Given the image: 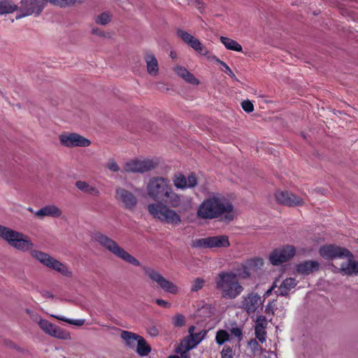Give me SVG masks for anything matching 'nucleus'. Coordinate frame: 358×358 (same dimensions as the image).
<instances>
[{
    "mask_svg": "<svg viewBox=\"0 0 358 358\" xmlns=\"http://www.w3.org/2000/svg\"><path fill=\"white\" fill-rule=\"evenodd\" d=\"M190 208V201H182V196L174 192L172 185L159 202L148 206V210L153 217L173 226L182 222L180 213H185Z\"/></svg>",
    "mask_w": 358,
    "mask_h": 358,
    "instance_id": "1",
    "label": "nucleus"
},
{
    "mask_svg": "<svg viewBox=\"0 0 358 358\" xmlns=\"http://www.w3.org/2000/svg\"><path fill=\"white\" fill-rule=\"evenodd\" d=\"M196 215L203 220L220 218L224 222H230L234 218V206L223 195L213 193L201 203Z\"/></svg>",
    "mask_w": 358,
    "mask_h": 358,
    "instance_id": "2",
    "label": "nucleus"
},
{
    "mask_svg": "<svg viewBox=\"0 0 358 358\" xmlns=\"http://www.w3.org/2000/svg\"><path fill=\"white\" fill-rule=\"evenodd\" d=\"M216 289L224 299H234L243 291L237 275L232 271H222L215 278Z\"/></svg>",
    "mask_w": 358,
    "mask_h": 358,
    "instance_id": "3",
    "label": "nucleus"
},
{
    "mask_svg": "<svg viewBox=\"0 0 358 358\" xmlns=\"http://www.w3.org/2000/svg\"><path fill=\"white\" fill-rule=\"evenodd\" d=\"M84 1L85 0H21L18 10L26 12L25 15L29 16L31 15L38 16L44 9L46 2L60 8H66L76 3H83Z\"/></svg>",
    "mask_w": 358,
    "mask_h": 358,
    "instance_id": "4",
    "label": "nucleus"
},
{
    "mask_svg": "<svg viewBox=\"0 0 358 358\" xmlns=\"http://www.w3.org/2000/svg\"><path fill=\"white\" fill-rule=\"evenodd\" d=\"M94 239L101 246L104 247L116 257L123 259L124 261L131 264V265L139 266L140 262L129 252L125 251L119 245L110 237L101 233L95 234Z\"/></svg>",
    "mask_w": 358,
    "mask_h": 358,
    "instance_id": "5",
    "label": "nucleus"
},
{
    "mask_svg": "<svg viewBox=\"0 0 358 358\" xmlns=\"http://www.w3.org/2000/svg\"><path fill=\"white\" fill-rule=\"evenodd\" d=\"M0 237L12 247L26 251L31 248L32 243L22 233L0 225Z\"/></svg>",
    "mask_w": 358,
    "mask_h": 358,
    "instance_id": "6",
    "label": "nucleus"
},
{
    "mask_svg": "<svg viewBox=\"0 0 358 358\" xmlns=\"http://www.w3.org/2000/svg\"><path fill=\"white\" fill-rule=\"evenodd\" d=\"M171 186L169 180L164 177H152L147 185L148 196L154 201H160Z\"/></svg>",
    "mask_w": 358,
    "mask_h": 358,
    "instance_id": "7",
    "label": "nucleus"
},
{
    "mask_svg": "<svg viewBox=\"0 0 358 358\" xmlns=\"http://www.w3.org/2000/svg\"><path fill=\"white\" fill-rule=\"evenodd\" d=\"M192 245L198 249L221 248L229 247L230 242L227 236L219 235L196 239Z\"/></svg>",
    "mask_w": 358,
    "mask_h": 358,
    "instance_id": "8",
    "label": "nucleus"
},
{
    "mask_svg": "<svg viewBox=\"0 0 358 358\" xmlns=\"http://www.w3.org/2000/svg\"><path fill=\"white\" fill-rule=\"evenodd\" d=\"M144 271L145 275L164 292L172 294H176L178 292V287L171 281L165 278L157 271L150 267H145Z\"/></svg>",
    "mask_w": 358,
    "mask_h": 358,
    "instance_id": "9",
    "label": "nucleus"
},
{
    "mask_svg": "<svg viewBox=\"0 0 358 358\" xmlns=\"http://www.w3.org/2000/svg\"><path fill=\"white\" fill-rule=\"evenodd\" d=\"M264 300L262 296L256 292H251L243 295L239 308L247 313L248 315L255 314L262 309Z\"/></svg>",
    "mask_w": 358,
    "mask_h": 358,
    "instance_id": "10",
    "label": "nucleus"
},
{
    "mask_svg": "<svg viewBox=\"0 0 358 358\" xmlns=\"http://www.w3.org/2000/svg\"><path fill=\"white\" fill-rule=\"evenodd\" d=\"M33 256L46 266L58 271L63 275L71 276V273L68 270L67 267L62 262L50 257L48 254L41 251H34Z\"/></svg>",
    "mask_w": 358,
    "mask_h": 358,
    "instance_id": "11",
    "label": "nucleus"
},
{
    "mask_svg": "<svg viewBox=\"0 0 358 358\" xmlns=\"http://www.w3.org/2000/svg\"><path fill=\"white\" fill-rule=\"evenodd\" d=\"M296 253L293 245H287L275 249L269 255L270 262L274 266L280 265L292 259Z\"/></svg>",
    "mask_w": 358,
    "mask_h": 358,
    "instance_id": "12",
    "label": "nucleus"
},
{
    "mask_svg": "<svg viewBox=\"0 0 358 358\" xmlns=\"http://www.w3.org/2000/svg\"><path fill=\"white\" fill-rule=\"evenodd\" d=\"M319 253L326 259L344 258L345 256L352 257V252L348 249L334 244L322 246L319 250Z\"/></svg>",
    "mask_w": 358,
    "mask_h": 358,
    "instance_id": "13",
    "label": "nucleus"
},
{
    "mask_svg": "<svg viewBox=\"0 0 358 358\" xmlns=\"http://www.w3.org/2000/svg\"><path fill=\"white\" fill-rule=\"evenodd\" d=\"M262 265L263 261L260 258L248 259L236 269L237 278H249L252 273L257 271Z\"/></svg>",
    "mask_w": 358,
    "mask_h": 358,
    "instance_id": "14",
    "label": "nucleus"
},
{
    "mask_svg": "<svg viewBox=\"0 0 358 358\" xmlns=\"http://www.w3.org/2000/svg\"><path fill=\"white\" fill-rule=\"evenodd\" d=\"M157 164L152 159L131 160L124 164V170L126 172L144 173L154 169Z\"/></svg>",
    "mask_w": 358,
    "mask_h": 358,
    "instance_id": "15",
    "label": "nucleus"
},
{
    "mask_svg": "<svg viewBox=\"0 0 358 358\" xmlns=\"http://www.w3.org/2000/svg\"><path fill=\"white\" fill-rule=\"evenodd\" d=\"M59 138L62 145L69 148L87 147L91 143L90 140L76 133L62 134Z\"/></svg>",
    "mask_w": 358,
    "mask_h": 358,
    "instance_id": "16",
    "label": "nucleus"
},
{
    "mask_svg": "<svg viewBox=\"0 0 358 358\" xmlns=\"http://www.w3.org/2000/svg\"><path fill=\"white\" fill-rule=\"evenodd\" d=\"M276 201L282 205L294 207L299 206L303 204V199L288 191H276L275 192Z\"/></svg>",
    "mask_w": 358,
    "mask_h": 358,
    "instance_id": "17",
    "label": "nucleus"
},
{
    "mask_svg": "<svg viewBox=\"0 0 358 358\" xmlns=\"http://www.w3.org/2000/svg\"><path fill=\"white\" fill-rule=\"evenodd\" d=\"M116 199L120 201L126 209L133 210L138 203L137 197L129 190L118 187L115 191Z\"/></svg>",
    "mask_w": 358,
    "mask_h": 358,
    "instance_id": "18",
    "label": "nucleus"
},
{
    "mask_svg": "<svg viewBox=\"0 0 358 358\" xmlns=\"http://www.w3.org/2000/svg\"><path fill=\"white\" fill-rule=\"evenodd\" d=\"M38 325L46 334L53 337L61 339H67L70 337L68 332L46 320H40Z\"/></svg>",
    "mask_w": 358,
    "mask_h": 358,
    "instance_id": "19",
    "label": "nucleus"
},
{
    "mask_svg": "<svg viewBox=\"0 0 358 358\" xmlns=\"http://www.w3.org/2000/svg\"><path fill=\"white\" fill-rule=\"evenodd\" d=\"M173 182L178 189L192 188L197 185V178L194 173H191L186 178L184 174L180 173L173 176Z\"/></svg>",
    "mask_w": 358,
    "mask_h": 358,
    "instance_id": "20",
    "label": "nucleus"
},
{
    "mask_svg": "<svg viewBox=\"0 0 358 358\" xmlns=\"http://www.w3.org/2000/svg\"><path fill=\"white\" fill-rule=\"evenodd\" d=\"M177 35L179 38H180L185 43L188 44L191 48H192L195 51L198 52H201L203 50V46L201 42L193 36L187 33V31L178 29L177 31Z\"/></svg>",
    "mask_w": 358,
    "mask_h": 358,
    "instance_id": "21",
    "label": "nucleus"
},
{
    "mask_svg": "<svg viewBox=\"0 0 358 358\" xmlns=\"http://www.w3.org/2000/svg\"><path fill=\"white\" fill-rule=\"evenodd\" d=\"M320 264L317 261L306 260L296 265V271L299 274L308 275L318 271Z\"/></svg>",
    "mask_w": 358,
    "mask_h": 358,
    "instance_id": "22",
    "label": "nucleus"
},
{
    "mask_svg": "<svg viewBox=\"0 0 358 358\" xmlns=\"http://www.w3.org/2000/svg\"><path fill=\"white\" fill-rule=\"evenodd\" d=\"M348 259V263H343L341 266V273L347 275H358V262L354 259V255L352 257L345 256Z\"/></svg>",
    "mask_w": 358,
    "mask_h": 358,
    "instance_id": "23",
    "label": "nucleus"
},
{
    "mask_svg": "<svg viewBox=\"0 0 358 358\" xmlns=\"http://www.w3.org/2000/svg\"><path fill=\"white\" fill-rule=\"evenodd\" d=\"M173 71L187 83L196 85L199 84V80L185 67L176 66L174 67Z\"/></svg>",
    "mask_w": 358,
    "mask_h": 358,
    "instance_id": "24",
    "label": "nucleus"
},
{
    "mask_svg": "<svg viewBox=\"0 0 358 358\" xmlns=\"http://www.w3.org/2000/svg\"><path fill=\"white\" fill-rule=\"evenodd\" d=\"M298 281L294 278L285 279L276 291L278 295L285 296L290 290L297 285Z\"/></svg>",
    "mask_w": 358,
    "mask_h": 358,
    "instance_id": "25",
    "label": "nucleus"
},
{
    "mask_svg": "<svg viewBox=\"0 0 358 358\" xmlns=\"http://www.w3.org/2000/svg\"><path fill=\"white\" fill-rule=\"evenodd\" d=\"M266 320L264 316L260 315L257 317L256 325L255 327V334L256 338L262 343H263L266 341L265 326L264 325V323L266 324Z\"/></svg>",
    "mask_w": 358,
    "mask_h": 358,
    "instance_id": "26",
    "label": "nucleus"
},
{
    "mask_svg": "<svg viewBox=\"0 0 358 358\" xmlns=\"http://www.w3.org/2000/svg\"><path fill=\"white\" fill-rule=\"evenodd\" d=\"M62 213V210L58 207L55 205H49L37 210L35 215L38 217L50 216L58 217Z\"/></svg>",
    "mask_w": 358,
    "mask_h": 358,
    "instance_id": "27",
    "label": "nucleus"
},
{
    "mask_svg": "<svg viewBox=\"0 0 358 358\" xmlns=\"http://www.w3.org/2000/svg\"><path fill=\"white\" fill-rule=\"evenodd\" d=\"M120 336L125 341L126 345L132 350L136 348L137 342L141 337V336L126 330L122 331Z\"/></svg>",
    "mask_w": 358,
    "mask_h": 358,
    "instance_id": "28",
    "label": "nucleus"
},
{
    "mask_svg": "<svg viewBox=\"0 0 358 358\" xmlns=\"http://www.w3.org/2000/svg\"><path fill=\"white\" fill-rule=\"evenodd\" d=\"M147 65V71L151 76H157L159 72L158 62L152 53H147L145 56Z\"/></svg>",
    "mask_w": 358,
    "mask_h": 358,
    "instance_id": "29",
    "label": "nucleus"
},
{
    "mask_svg": "<svg viewBox=\"0 0 358 358\" xmlns=\"http://www.w3.org/2000/svg\"><path fill=\"white\" fill-rule=\"evenodd\" d=\"M18 10V6L13 0H0V16Z\"/></svg>",
    "mask_w": 358,
    "mask_h": 358,
    "instance_id": "30",
    "label": "nucleus"
},
{
    "mask_svg": "<svg viewBox=\"0 0 358 358\" xmlns=\"http://www.w3.org/2000/svg\"><path fill=\"white\" fill-rule=\"evenodd\" d=\"M136 352L141 357H145L151 352V347L148 344L145 339L141 336L136 345Z\"/></svg>",
    "mask_w": 358,
    "mask_h": 358,
    "instance_id": "31",
    "label": "nucleus"
},
{
    "mask_svg": "<svg viewBox=\"0 0 358 358\" xmlns=\"http://www.w3.org/2000/svg\"><path fill=\"white\" fill-rule=\"evenodd\" d=\"M76 187L84 193L90 194L93 196H98L99 191L95 187L90 185L87 182L82 180L76 181Z\"/></svg>",
    "mask_w": 358,
    "mask_h": 358,
    "instance_id": "32",
    "label": "nucleus"
},
{
    "mask_svg": "<svg viewBox=\"0 0 358 358\" xmlns=\"http://www.w3.org/2000/svg\"><path fill=\"white\" fill-rule=\"evenodd\" d=\"M206 331L202 330L199 332L192 334V336L188 337V349H192L196 347L206 336Z\"/></svg>",
    "mask_w": 358,
    "mask_h": 358,
    "instance_id": "33",
    "label": "nucleus"
},
{
    "mask_svg": "<svg viewBox=\"0 0 358 358\" xmlns=\"http://www.w3.org/2000/svg\"><path fill=\"white\" fill-rule=\"evenodd\" d=\"M220 41L225 46V48L228 50L236 51V52H242L243 48L242 46L236 41L231 39L225 36L220 37Z\"/></svg>",
    "mask_w": 358,
    "mask_h": 358,
    "instance_id": "34",
    "label": "nucleus"
},
{
    "mask_svg": "<svg viewBox=\"0 0 358 358\" xmlns=\"http://www.w3.org/2000/svg\"><path fill=\"white\" fill-rule=\"evenodd\" d=\"M230 335L227 331L224 329H220L216 332L215 342L217 345H222L225 342L229 341Z\"/></svg>",
    "mask_w": 358,
    "mask_h": 358,
    "instance_id": "35",
    "label": "nucleus"
},
{
    "mask_svg": "<svg viewBox=\"0 0 358 358\" xmlns=\"http://www.w3.org/2000/svg\"><path fill=\"white\" fill-rule=\"evenodd\" d=\"M205 282H206L203 279L201 278H196L193 282L192 286L191 287V292H195L201 289L203 287Z\"/></svg>",
    "mask_w": 358,
    "mask_h": 358,
    "instance_id": "36",
    "label": "nucleus"
},
{
    "mask_svg": "<svg viewBox=\"0 0 358 358\" xmlns=\"http://www.w3.org/2000/svg\"><path fill=\"white\" fill-rule=\"evenodd\" d=\"M110 21V15L106 12L102 13L96 19V22L97 24H99L101 25H106Z\"/></svg>",
    "mask_w": 358,
    "mask_h": 358,
    "instance_id": "37",
    "label": "nucleus"
},
{
    "mask_svg": "<svg viewBox=\"0 0 358 358\" xmlns=\"http://www.w3.org/2000/svg\"><path fill=\"white\" fill-rule=\"evenodd\" d=\"M230 333L232 336L238 338V341L240 342L243 338V330L241 328L236 326L230 329Z\"/></svg>",
    "mask_w": 358,
    "mask_h": 358,
    "instance_id": "38",
    "label": "nucleus"
},
{
    "mask_svg": "<svg viewBox=\"0 0 358 358\" xmlns=\"http://www.w3.org/2000/svg\"><path fill=\"white\" fill-rule=\"evenodd\" d=\"M221 358H233L232 348L229 345H224L221 351Z\"/></svg>",
    "mask_w": 358,
    "mask_h": 358,
    "instance_id": "39",
    "label": "nucleus"
},
{
    "mask_svg": "<svg viewBox=\"0 0 358 358\" xmlns=\"http://www.w3.org/2000/svg\"><path fill=\"white\" fill-rule=\"evenodd\" d=\"M174 326L176 327H182L185 324V318L184 315L182 314H177L173 317V322Z\"/></svg>",
    "mask_w": 358,
    "mask_h": 358,
    "instance_id": "40",
    "label": "nucleus"
},
{
    "mask_svg": "<svg viewBox=\"0 0 358 358\" xmlns=\"http://www.w3.org/2000/svg\"><path fill=\"white\" fill-rule=\"evenodd\" d=\"M55 317L57 319L59 320L64 321V322H66L69 324H75V325H77V326H82L85 323V320H70V319H66V318L62 317Z\"/></svg>",
    "mask_w": 358,
    "mask_h": 358,
    "instance_id": "41",
    "label": "nucleus"
},
{
    "mask_svg": "<svg viewBox=\"0 0 358 358\" xmlns=\"http://www.w3.org/2000/svg\"><path fill=\"white\" fill-rule=\"evenodd\" d=\"M241 106L243 109L247 113H250L254 110V106L252 103L249 100L243 101L241 103Z\"/></svg>",
    "mask_w": 358,
    "mask_h": 358,
    "instance_id": "42",
    "label": "nucleus"
},
{
    "mask_svg": "<svg viewBox=\"0 0 358 358\" xmlns=\"http://www.w3.org/2000/svg\"><path fill=\"white\" fill-rule=\"evenodd\" d=\"M107 168L113 172H117L120 170L118 164L113 159L109 160L107 164Z\"/></svg>",
    "mask_w": 358,
    "mask_h": 358,
    "instance_id": "43",
    "label": "nucleus"
},
{
    "mask_svg": "<svg viewBox=\"0 0 358 358\" xmlns=\"http://www.w3.org/2000/svg\"><path fill=\"white\" fill-rule=\"evenodd\" d=\"M192 3L202 13L204 10V3L200 0H192Z\"/></svg>",
    "mask_w": 358,
    "mask_h": 358,
    "instance_id": "44",
    "label": "nucleus"
},
{
    "mask_svg": "<svg viewBox=\"0 0 358 358\" xmlns=\"http://www.w3.org/2000/svg\"><path fill=\"white\" fill-rule=\"evenodd\" d=\"M222 66L224 68V71L231 78L236 79V76L226 63H222Z\"/></svg>",
    "mask_w": 358,
    "mask_h": 358,
    "instance_id": "45",
    "label": "nucleus"
},
{
    "mask_svg": "<svg viewBox=\"0 0 358 358\" xmlns=\"http://www.w3.org/2000/svg\"><path fill=\"white\" fill-rule=\"evenodd\" d=\"M275 306V303L274 302H270L267 304L265 308V312L266 314H272L274 315V308Z\"/></svg>",
    "mask_w": 358,
    "mask_h": 358,
    "instance_id": "46",
    "label": "nucleus"
},
{
    "mask_svg": "<svg viewBox=\"0 0 358 358\" xmlns=\"http://www.w3.org/2000/svg\"><path fill=\"white\" fill-rule=\"evenodd\" d=\"M155 302L158 306L164 308H170L171 306L170 303L162 299H156Z\"/></svg>",
    "mask_w": 358,
    "mask_h": 358,
    "instance_id": "47",
    "label": "nucleus"
},
{
    "mask_svg": "<svg viewBox=\"0 0 358 358\" xmlns=\"http://www.w3.org/2000/svg\"><path fill=\"white\" fill-rule=\"evenodd\" d=\"M92 34L98 35L99 36L106 37V34L103 31L100 30L99 28H93L92 29Z\"/></svg>",
    "mask_w": 358,
    "mask_h": 358,
    "instance_id": "48",
    "label": "nucleus"
},
{
    "mask_svg": "<svg viewBox=\"0 0 358 358\" xmlns=\"http://www.w3.org/2000/svg\"><path fill=\"white\" fill-rule=\"evenodd\" d=\"M26 12H20V13L17 14L15 17L16 20L21 19L22 17L29 16L28 15H25Z\"/></svg>",
    "mask_w": 358,
    "mask_h": 358,
    "instance_id": "49",
    "label": "nucleus"
},
{
    "mask_svg": "<svg viewBox=\"0 0 358 358\" xmlns=\"http://www.w3.org/2000/svg\"><path fill=\"white\" fill-rule=\"evenodd\" d=\"M150 334L152 335V336H156L158 334V330L156 327H152L151 328L150 331Z\"/></svg>",
    "mask_w": 358,
    "mask_h": 358,
    "instance_id": "50",
    "label": "nucleus"
},
{
    "mask_svg": "<svg viewBox=\"0 0 358 358\" xmlns=\"http://www.w3.org/2000/svg\"><path fill=\"white\" fill-rule=\"evenodd\" d=\"M194 329H195V327L194 326H191L189 327L188 331H189V336H192V334H194Z\"/></svg>",
    "mask_w": 358,
    "mask_h": 358,
    "instance_id": "51",
    "label": "nucleus"
},
{
    "mask_svg": "<svg viewBox=\"0 0 358 358\" xmlns=\"http://www.w3.org/2000/svg\"><path fill=\"white\" fill-rule=\"evenodd\" d=\"M215 62H216L217 63L220 64L221 65H222V63H225L224 62H223V61L220 60L219 58H216V59H215Z\"/></svg>",
    "mask_w": 358,
    "mask_h": 358,
    "instance_id": "52",
    "label": "nucleus"
},
{
    "mask_svg": "<svg viewBox=\"0 0 358 358\" xmlns=\"http://www.w3.org/2000/svg\"><path fill=\"white\" fill-rule=\"evenodd\" d=\"M45 296L49 298H53V295L49 292H47Z\"/></svg>",
    "mask_w": 358,
    "mask_h": 358,
    "instance_id": "53",
    "label": "nucleus"
},
{
    "mask_svg": "<svg viewBox=\"0 0 358 358\" xmlns=\"http://www.w3.org/2000/svg\"><path fill=\"white\" fill-rule=\"evenodd\" d=\"M171 57L172 58H175V57H176V54H175V52H171Z\"/></svg>",
    "mask_w": 358,
    "mask_h": 358,
    "instance_id": "54",
    "label": "nucleus"
},
{
    "mask_svg": "<svg viewBox=\"0 0 358 358\" xmlns=\"http://www.w3.org/2000/svg\"><path fill=\"white\" fill-rule=\"evenodd\" d=\"M167 358H180V357L178 356H176V355H173V356H169Z\"/></svg>",
    "mask_w": 358,
    "mask_h": 358,
    "instance_id": "55",
    "label": "nucleus"
},
{
    "mask_svg": "<svg viewBox=\"0 0 358 358\" xmlns=\"http://www.w3.org/2000/svg\"><path fill=\"white\" fill-rule=\"evenodd\" d=\"M270 292H271V289L268 290L266 294H268V293H270Z\"/></svg>",
    "mask_w": 358,
    "mask_h": 358,
    "instance_id": "56",
    "label": "nucleus"
}]
</instances>
